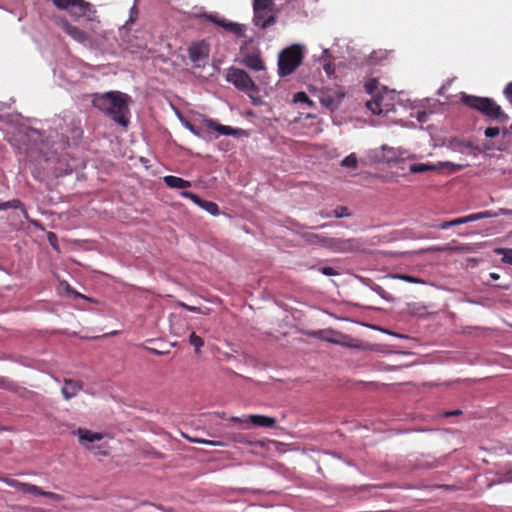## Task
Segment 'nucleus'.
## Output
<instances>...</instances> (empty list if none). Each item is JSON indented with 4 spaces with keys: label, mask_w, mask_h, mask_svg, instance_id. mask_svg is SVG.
Masks as SVG:
<instances>
[{
    "label": "nucleus",
    "mask_w": 512,
    "mask_h": 512,
    "mask_svg": "<svg viewBox=\"0 0 512 512\" xmlns=\"http://www.w3.org/2000/svg\"><path fill=\"white\" fill-rule=\"evenodd\" d=\"M499 482H512V465L511 468L499 477Z\"/></svg>",
    "instance_id": "40"
},
{
    "label": "nucleus",
    "mask_w": 512,
    "mask_h": 512,
    "mask_svg": "<svg viewBox=\"0 0 512 512\" xmlns=\"http://www.w3.org/2000/svg\"><path fill=\"white\" fill-rule=\"evenodd\" d=\"M308 336L326 341L331 344L339 345L351 349H362L363 344L360 340L351 337L350 335L343 334L332 328L309 331L306 333Z\"/></svg>",
    "instance_id": "3"
},
{
    "label": "nucleus",
    "mask_w": 512,
    "mask_h": 512,
    "mask_svg": "<svg viewBox=\"0 0 512 512\" xmlns=\"http://www.w3.org/2000/svg\"><path fill=\"white\" fill-rule=\"evenodd\" d=\"M92 105L116 124L126 128L130 123L131 97L120 91L94 93L91 95Z\"/></svg>",
    "instance_id": "1"
},
{
    "label": "nucleus",
    "mask_w": 512,
    "mask_h": 512,
    "mask_svg": "<svg viewBox=\"0 0 512 512\" xmlns=\"http://www.w3.org/2000/svg\"><path fill=\"white\" fill-rule=\"evenodd\" d=\"M465 223H469L468 216L452 220L453 226L460 225V224H465Z\"/></svg>",
    "instance_id": "44"
},
{
    "label": "nucleus",
    "mask_w": 512,
    "mask_h": 512,
    "mask_svg": "<svg viewBox=\"0 0 512 512\" xmlns=\"http://www.w3.org/2000/svg\"><path fill=\"white\" fill-rule=\"evenodd\" d=\"M504 94L509 99V101L512 103V82H510L504 89Z\"/></svg>",
    "instance_id": "42"
},
{
    "label": "nucleus",
    "mask_w": 512,
    "mask_h": 512,
    "mask_svg": "<svg viewBox=\"0 0 512 512\" xmlns=\"http://www.w3.org/2000/svg\"><path fill=\"white\" fill-rule=\"evenodd\" d=\"M2 481L4 483H6L8 486L13 487V488H15L23 493H26V494L43 496V497L49 498L56 502H60V501L64 500V497L62 495L54 493V492L44 491L40 487H38L34 484L20 482L15 479H11V478H4V479H2Z\"/></svg>",
    "instance_id": "6"
},
{
    "label": "nucleus",
    "mask_w": 512,
    "mask_h": 512,
    "mask_svg": "<svg viewBox=\"0 0 512 512\" xmlns=\"http://www.w3.org/2000/svg\"><path fill=\"white\" fill-rule=\"evenodd\" d=\"M19 204H20L19 200L7 201L4 203H0V209L17 208Z\"/></svg>",
    "instance_id": "38"
},
{
    "label": "nucleus",
    "mask_w": 512,
    "mask_h": 512,
    "mask_svg": "<svg viewBox=\"0 0 512 512\" xmlns=\"http://www.w3.org/2000/svg\"><path fill=\"white\" fill-rule=\"evenodd\" d=\"M75 295L78 297H82V295L80 293H75Z\"/></svg>",
    "instance_id": "59"
},
{
    "label": "nucleus",
    "mask_w": 512,
    "mask_h": 512,
    "mask_svg": "<svg viewBox=\"0 0 512 512\" xmlns=\"http://www.w3.org/2000/svg\"><path fill=\"white\" fill-rule=\"evenodd\" d=\"M346 92L342 87H334V88H322L318 91V99L323 107L327 110L334 112L336 111L340 105L342 104L343 99L345 98Z\"/></svg>",
    "instance_id": "5"
},
{
    "label": "nucleus",
    "mask_w": 512,
    "mask_h": 512,
    "mask_svg": "<svg viewBox=\"0 0 512 512\" xmlns=\"http://www.w3.org/2000/svg\"><path fill=\"white\" fill-rule=\"evenodd\" d=\"M452 226H453V224H452V220H451V221H445V222L441 223L439 225V228L440 229H447V228H450Z\"/></svg>",
    "instance_id": "48"
},
{
    "label": "nucleus",
    "mask_w": 512,
    "mask_h": 512,
    "mask_svg": "<svg viewBox=\"0 0 512 512\" xmlns=\"http://www.w3.org/2000/svg\"><path fill=\"white\" fill-rule=\"evenodd\" d=\"M207 125L209 128H212L213 130L219 132L222 135H237L240 131V130L234 129L230 126L217 124L213 120H208Z\"/></svg>",
    "instance_id": "17"
},
{
    "label": "nucleus",
    "mask_w": 512,
    "mask_h": 512,
    "mask_svg": "<svg viewBox=\"0 0 512 512\" xmlns=\"http://www.w3.org/2000/svg\"><path fill=\"white\" fill-rule=\"evenodd\" d=\"M333 217L344 218L349 217L351 214L346 206H338L332 210Z\"/></svg>",
    "instance_id": "32"
},
{
    "label": "nucleus",
    "mask_w": 512,
    "mask_h": 512,
    "mask_svg": "<svg viewBox=\"0 0 512 512\" xmlns=\"http://www.w3.org/2000/svg\"><path fill=\"white\" fill-rule=\"evenodd\" d=\"M326 75L330 78L335 72V66H323Z\"/></svg>",
    "instance_id": "46"
},
{
    "label": "nucleus",
    "mask_w": 512,
    "mask_h": 512,
    "mask_svg": "<svg viewBox=\"0 0 512 512\" xmlns=\"http://www.w3.org/2000/svg\"><path fill=\"white\" fill-rule=\"evenodd\" d=\"M382 151H383V159L388 163L399 162V161L409 158V156H405V154H406L405 151H402L400 149H396L393 147H388V146L384 145V146H382Z\"/></svg>",
    "instance_id": "13"
},
{
    "label": "nucleus",
    "mask_w": 512,
    "mask_h": 512,
    "mask_svg": "<svg viewBox=\"0 0 512 512\" xmlns=\"http://www.w3.org/2000/svg\"><path fill=\"white\" fill-rule=\"evenodd\" d=\"M199 207H201L202 209H204L205 211H207L208 213H210L213 216H217L220 213L218 205L212 201H207V200L202 199Z\"/></svg>",
    "instance_id": "22"
},
{
    "label": "nucleus",
    "mask_w": 512,
    "mask_h": 512,
    "mask_svg": "<svg viewBox=\"0 0 512 512\" xmlns=\"http://www.w3.org/2000/svg\"><path fill=\"white\" fill-rule=\"evenodd\" d=\"M393 99L392 92L384 91L367 101L366 107L375 115H387L389 112L394 111Z\"/></svg>",
    "instance_id": "7"
},
{
    "label": "nucleus",
    "mask_w": 512,
    "mask_h": 512,
    "mask_svg": "<svg viewBox=\"0 0 512 512\" xmlns=\"http://www.w3.org/2000/svg\"><path fill=\"white\" fill-rule=\"evenodd\" d=\"M392 278H395V279H400V280H403V281H406V282H409V283H420V284H423L424 281L419 279V278H416L414 276H411V275H406V274H393L391 275Z\"/></svg>",
    "instance_id": "29"
},
{
    "label": "nucleus",
    "mask_w": 512,
    "mask_h": 512,
    "mask_svg": "<svg viewBox=\"0 0 512 512\" xmlns=\"http://www.w3.org/2000/svg\"><path fill=\"white\" fill-rule=\"evenodd\" d=\"M230 421L234 422V423H238V424H241L243 425L244 428H248L249 427V416L247 417H231L230 418Z\"/></svg>",
    "instance_id": "36"
},
{
    "label": "nucleus",
    "mask_w": 512,
    "mask_h": 512,
    "mask_svg": "<svg viewBox=\"0 0 512 512\" xmlns=\"http://www.w3.org/2000/svg\"><path fill=\"white\" fill-rule=\"evenodd\" d=\"M63 28H64V31L68 35H70L73 39H75L76 41H78L80 43H84L89 39L86 32L82 31L78 27L73 26L69 23H65Z\"/></svg>",
    "instance_id": "14"
},
{
    "label": "nucleus",
    "mask_w": 512,
    "mask_h": 512,
    "mask_svg": "<svg viewBox=\"0 0 512 512\" xmlns=\"http://www.w3.org/2000/svg\"><path fill=\"white\" fill-rule=\"evenodd\" d=\"M307 105H309L310 107H313L314 106V102L309 98V101L308 102H305Z\"/></svg>",
    "instance_id": "56"
},
{
    "label": "nucleus",
    "mask_w": 512,
    "mask_h": 512,
    "mask_svg": "<svg viewBox=\"0 0 512 512\" xmlns=\"http://www.w3.org/2000/svg\"><path fill=\"white\" fill-rule=\"evenodd\" d=\"M442 165H443V166H453V167L455 168V171H458V170H460V169L462 168V166H461V165H454V164H452V163H450V162H445V163H443Z\"/></svg>",
    "instance_id": "51"
},
{
    "label": "nucleus",
    "mask_w": 512,
    "mask_h": 512,
    "mask_svg": "<svg viewBox=\"0 0 512 512\" xmlns=\"http://www.w3.org/2000/svg\"><path fill=\"white\" fill-rule=\"evenodd\" d=\"M435 251H448V250H460V248H448V247H444V248H436L434 249Z\"/></svg>",
    "instance_id": "52"
},
{
    "label": "nucleus",
    "mask_w": 512,
    "mask_h": 512,
    "mask_svg": "<svg viewBox=\"0 0 512 512\" xmlns=\"http://www.w3.org/2000/svg\"><path fill=\"white\" fill-rule=\"evenodd\" d=\"M181 195L185 198H189L191 201H193L198 206L200 205V203L202 201V199L198 195H196L192 192H189V191H183V192H181Z\"/></svg>",
    "instance_id": "33"
},
{
    "label": "nucleus",
    "mask_w": 512,
    "mask_h": 512,
    "mask_svg": "<svg viewBox=\"0 0 512 512\" xmlns=\"http://www.w3.org/2000/svg\"><path fill=\"white\" fill-rule=\"evenodd\" d=\"M194 17L200 19L203 23L209 22L211 24H214L216 26L224 28V20L219 19L214 14H208V13L194 14Z\"/></svg>",
    "instance_id": "19"
},
{
    "label": "nucleus",
    "mask_w": 512,
    "mask_h": 512,
    "mask_svg": "<svg viewBox=\"0 0 512 512\" xmlns=\"http://www.w3.org/2000/svg\"><path fill=\"white\" fill-rule=\"evenodd\" d=\"M53 4L62 10L77 9L80 16L86 15L91 10V4L84 0H52Z\"/></svg>",
    "instance_id": "10"
},
{
    "label": "nucleus",
    "mask_w": 512,
    "mask_h": 512,
    "mask_svg": "<svg viewBox=\"0 0 512 512\" xmlns=\"http://www.w3.org/2000/svg\"><path fill=\"white\" fill-rule=\"evenodd\" d=\"M341 166L356 169L358 166V160L354 153L348 155L341 161Z\"/></svg>",
    "instance_id": "28"
},
{
    "label": "nucleus",
    "mask_w": 512,
    "mask_h": 512,
    "mask_svg": "<svg viewBox=\"0 0 512 512\" xmlns=\"http://www.w3.org/2000/svg\"><path fill=\"white\" fill-rule=\"evenodd\" d=\"M48 238L51 244H53L54 240H56V236L54 233H49Z\"/></svg>",
    "instance_id": "53"
},
{
    "label": "nucleus",
    "mask_w": 512,
    "mask_h": 512,
    "mask_svg": "<svg viewBox=\"0 0 512 512\" xmlns=\"http://www.w3.org/2000/svg\"><path fill=\"white\" fill-rule=\"evenodd\" d=\"M177 305L190 311V312H194V313H200V314H203V315H208L210 313V309L209 308H200V307H196V306H191V305H188L184 302H181V301H178L177 302Z\"/></svg>",
    "instance_id": "26"
},
{
    "label": "nucleus",
    "mask_w": 512,
    "mask_h": 512,
    "mask_svg": "<svg viewBox=\"0 0 512 512\" xmlns=\"http://www.w3.org/2000/svg\"><path fill=\"white\" fill-rule=\"evenodd\" d=\"M189 343L194 346L195 352L199 353L200 349L204 346V340L195 334V332H191L189 336Z\"/></svg>",
    "instance_id": "27"
},
{
    "label": "nucleus",
    "mask_w": 512,
    "mask_h": 512,
    "mask_svg": "<svg viewBox=\"0 0 512 512\" xmlns=\"http://www.w3.org/2000/svg\"><path fill=\"white\" fill-rule=\"evenodd\" d=\"M319 215L322 218H331V217H333L332 211L328 212V211L322 210V211L319 212Z\"/></svg>",
    "instance_id": "47"
},
{
    "label": "nucleus",
    "mask_w": 512,
    "mask_h": 512,
    "mask_svg": "<svg viewBox=\"0 0 512 512\" xmlns=\"http://www.w3.org/2000/svg\"><path fill=\"white\" fill-rule=\"evenodd\" d=\"M461 414H462V411L457 409V410H453V411L444 412L442 416L447 418V417H452V416H459Z\"/></svg>",
    "instance_id": "45"
},
{
    "label": "nucleus",
    "mask_w": 512,
    "mask_h": 512,
    "mask_svg": "<svg viewBox=\"0 0 512 512\" xmlns=\"http://www.w3.org/2000/svg\"><path fill=\"white\" fill-rule=\"evenodd\" d=\"M193 67L196 69H199V68H202L203 66L197 65V66H193Z\"/></svg>",
    "instance_id": "58"
},
{
    "label": "nucleus",
    "mask_w": 512,
    "mask_h": 512,
    "mask_svg": "<svg viewBox=\"0 0 512 512\" xmlns=\"http://www.w3.org/2000/svg\"><path fill=\"white\" fill-rule=\"evenodd\" d=\"M483 218H493L498 217L499 215H511L512 210L501 208L498 212H492V211H483Z\"/></svg>",
    "instance_id": "31"
},
{
    "label": "nucleus",
    "mask_w": 512,
    "mask_h": 512,
    "mask_svg": "<svg viewBox=\"0 0 512 512\" xmlns=\"http://www.w3.org/2000/svg\"><path fill=\"white\" fill-rule=\"evenodd\" d=\"M378 84H379L378 80L375 78H371L365 82V85H364L365 90L367 93L372 95V98L376 94H381V92H379V90H378Z\"/></svg>",
    "instance_id": "24"
},
{
    "label": "nucleus",
    "mask_w": 512,
    "mask_h": 512,
    "mask_svg": "<svg viewBox=\"0 0 512 512\" xmlns=\"http://www.w3.org/2000/svg\"><path fill=\"white\" fill-rule=\"evenodd\" d=\"M0 388L6 389L13 393H17L19 390V386L15 382L3 376H0Z\"/></svg>",
    "instance_id": "23"
},
{
    "label": "nucleus",
    "mask_w": 512,
    "mask_h": 512,
    "mask_svg": "<svg viewBox=\"0 0 512 512\" xmlns=\"http://www.w3.org/2000/svg\"><path fill=\"white\" fill-rule=\"evenodd\" d=\"M19 512H46V510L38 507H19Z\"/></svg>",
    "instance_id": "41"
},
{
    "label": "nucleus",
    "mask_w": 512,
    "mask_h": 512,
    "mask_svg": "<svg viewBox=\"0 0 512 512\" xmlns=\"http://www.w3.org/2000/svg\"><path fill=\"white\" fill-rule=\"evenodd\" d=\"M302 238L308 244L318 245V246H321V247L325 248L326 247V242L325 241H327L328 237H324V236H321V235L315 234V233L306 232V233H304L302 235Z\"/></svg>",
    "instance_id": "18"
},
{
    "label": "nucleus",
    "mask_w": 512,
    "mask_h": 512,
    "mask_svg": "<svg viewBox=\"0 0 512 512\" xmlns=\"http://www.w3.org/2000/svg\"><path fill=\"white\" fill-rule=\"evenodd\" d=\"M74 434L78 436L79 443L94 454H102L104 456L108 454L106 451H100V446L91 445L93 442L101 441L104 438L102 433L93 432L86 428H78Z\"/></svg>",
    "instance_id": "9"
},
{
    "label": "nucleus",
    "mask_w": 512,
    "mask_h": 512,
    "mask_svg": "<svg viewBox=\"0 0 512 512\" xmlns=\"http://www.w3.org/2000/svg\"><path fill=\"white\" fill-rule=\"evenodd\" d=\"M297 66H278L279 74L281 76H287L292 74Z\"/></svg>",
    "instance_id": "35"
},
{
    "label": "nucleus",
    "mask_w": 512,
    "mask_h": 512,
    "mask_svg": "<svg viewBox=\"0 0 512 512\" xmlns=\"http://www.w3.org/2000/svg\"><path fill=\"white\" fill-rule=\"evenodd\" d=\"M436 169H437L436 165L429 164V163H418V164H413L409 167V171L414 174L415 173H424L427 171H433Z\"/></svg>",
    "instance_id": "20"
},
{
    "label": "nucleus",
    "mask_w": 512,
    "mask_h": 512,
    "mask_svg": "<svg viewBox=\"0 0 512 512\" xmlns=\"http://www.w3.org/2000/svg\"><path fill=\"white\" fill-rule=\"evenodd\" d=\"M164 182L169 188L173 189H185L191 186V183L177 176H165Z\"/></svg>",
    "instance_id": "16"
},
{
    "label": "nucleus",
    "mask_w": 512,
    "mask_h": 512,
    "mask_svg": "<svg viewBox=\"0 0 512 512\" xmlns=\"http://www.w3.org/2000/svg\"><path fill=\"white\" fill-rule=\"evenodd\" d=\"M490 277L493 280H498L500 278L499 274L494 273V272L490 273Z\"/></svg>",
    "instance_id": "54"
},
{
    "label": "nucleus",
    "mask_w": 512,
    "mask_h": 512,
    "mask_svg": "<svg viewBox=\"0 0 512 512\" xmlns=\"http://www.w3.org/2000/svg\"><path fill=\"white\" fill-rule=\"evenodd\" d=\"M186 127L196 136H199V133L198 131L196 130V128L189 122L186 123Z\"/></svg>",
    "instance_id": "49"
},
{
    "label": "nucleus",
    "mask_w": 512,
    "mask_h": 512,
    "mask_svg": "<svg viewBox=\"0 0 512 512\" xmlns=\"http://www.w3.org/2000/svg\"><path fill=\"white\" fill-rule=\"evenodd\" d=\"M326 242L327 249L336 253H349L358 251L361 248V243L355 238H336L328 237Z\"/></svg>",
    "instance_id": "8"
},
{
    "label": "nucleus",
    "mask_w": 512,
    "mask_h": 512,
    "mask_svg": "<svg viewBox=\"0 0 512 512\" xmlns=\"http://www.w3.org/2000/svg\"><path fill=\"white\" fill-rule=\"evenodd\" d=\"M249 420L252 425L260 427H273L276 423V419L265 415H249Z\"/></svg>",
    "instance_id": "15"
},
{
    "label": "nucleus",
    "mask_w": 512,
    "mask_h": 512,
    "mask_svg": "<svg viewBox=\"0 0 512 512\" xmlns=\"http://www.w3.org/2000/svg\"><path fill=\"white\" fill-rule=\"evenodd\" d=\"M309 101V97L305 92H297L293 96V102L295 103H305Z\"/></svg>",
    "instance_id": "34"
},
{
    "label": "nucleus",
    "mask_w": 512,
    "mask_h": 512,
    "mask_svg": "<svg viewBox=\"0 0 512 512\" xmlns=\"http://www.w3.org/2000/svg\"><path fill=\"white\" fill-rule=\"evenodd\" d=\"M226 80L232 83L239 90L252 96V93L257 92V87L250 76L242 69L230 67L226 73Z\"/></svg>",
    "instance_id": "4"
},
{
    "label": "nucleus",
    "mask_w": 512,
    "mask_h": 512,
    "mask_svg": "<svg viewBox=\"0 0 512 512\" xmlns=\"http://www.w3.org/2000/svg\"><path fill=\"white\" fill-rule=\"evenodd\" d=\"M189 58L192 62H198L209 56V45L206 41L193 42L188 48Z\"/></svg>",
    "instance_id": "11"
},
{
    "label": "nucleus",
    "mask_w": 512,
    "mask_h": 512,
    "mask_svg": "<svg viewBox=\"0 0 512 512\" xmlns=\"http://www.w3.org/2000/svg\"><path fill=\"white\" fill-rule=\"evenodd\" d=\"M461 99L466 106L481 112L487 117L500 120L502 122H505L508 119L507 115L503 113L501 107L491 98L463 94Z\"/></svg>",
    "instance_id": "2"
},
{
    "label": "nucleus",
    "mask_w": 512,
    "mask_h": 512,
    "mask_svg": "<svg viewBox=\"0 0 512 512\" xmlns=\"http://www.w3.org/2000/svg\"><path fill=\"white\" fill-rule=\"evenodd\" d=\"M481 219H484L482 212L468 215L469 222H473V221H477V220H481Z\"/></svg>",
    "instance_id": "43"
},
{
    "label": "nucleus",
    "mask_w": 512,
    "mask_h": 512,
    "mask_svg": "<svg viewBox=\"0 0 512 512\" xmlns=\"http://www.w3.org/2000/svg\"><path fill=\"white\" fill-rule=\"evenodd\" d=\"M147 350H148L150 353L154 354V355H163V354H164V352L159 351V350L154 349V348H150V347H148V348H147Z\"/></svg>",
    "instance_id": "50"
},
{
    "label": "nucleus",
    "mask_w": 512,
    "mask_h": 512,
    "mask_svg": "<svg viewBox=\"0 0 512 512\" xmlns=\"http://www.w3.org/2000/svg\"><path fill=\"white\" fill-rule=\"evenodd\" d=\"M228 438L236 443L241 444H251L252 442L248 439V437L242 433H233L229 434Z\"/></svg>",
    "instance_id": "30"
},
{
    "label": "nucleus",
    "mask_w": 512,
    "mask_h": 512,
    "mask_svg": "<svg viewBox=\"0 0 512 512\" xmlns=\"http://www.w3.org/2000/svg\"><path fill=\"white\" fill-rule=\"evenodd\" d=\"M319 271L322 274L326 275V276H334V275H338L339 274L334 268L328 267V266L327 267H321L319 269Z\"/></svg>",
    "instance_id": "39"
},
{
    "label": "nucleus",
    "mask_w": 512,
    "mask_h": 512,
    "mask_svg": "<svg viewBox=\"0 0 512 512\" xmlns=\"http://www.w3.org/2000/svg\"><path fill=\"white\" fill-rule=\"evenodd\" d=\"M251 68H253L254 70H261L263 69L265 66H260V65H257V66H250Z\"/></svg>",
    "instance_id": "55"
},
{
    "label": "nucleus",
    "mask_w": 512,
    "mask_h": 512,
    "mask_svg": "<svg viewBox=\"0 0 512 512\" xmlns=\"http://www.w3.org/2000/svg\"><path fill=\"white\" fill-rule=\"evenodd\" d=\"M498 287L502 288V289H508L509 288L508 286H503V285H499Z\"/></svg>",
    "instance_id": "57"
},
{
    "label": "nucleus",
    "mask_w": 512,
    "mask_h": 512,
    "mask_svg": "<svg viewBox=\"0 0 512 512\" xmlns=\"http://www.w3.org/2000/svg\"><path fill=\"white\" fill-rule=\"evenodd\" d=\"M500 133V130L498 127H488L486 128L484 134L487 138H494L498 136Z\"/></svg>",
    "instance_id": "37"
},
{
    "label": "nucleus",
    "mask_w": 512,
    "mask_h": 512,
    "mask_svg": "<svg viewBox=\"0 0 512 512\" xmlns=\"http://www.w3.org/2000/svg\"><path fill=\"white\" fill-rule=\"evenodd\" d=\"M494 252L502 255V262L512 265V249L511 248H496Z\"/></svg>",
    "instance_id": "25"
},
{
    "label": "nucleus",
    "mask_w": 512,
    "mask_h": 512,
    "mask_svg": "<svg viewBox=\"0 0 512 512\" xmlns=\"http://www.w3.org/2000/svg\"><path fill=\"white\" fill-rule=\"evenodd\" d=\"M83 389V383L72 379H64L62 395L66 400L75 397Z\"/></svg>",
    "instance_id": "12"
},
{
    "label": "nucleus",
    "mask_w": 512,
    "mask_h": 512,
    "mask_svg": "<svg viewBox=\"0 0 512 512\" xmlns=\"http://www.w3.org/2000/svg\"><path fill=\"white\" fill-rule=\"evenodd\" d=\"M182 436L191 443L205 444V445H210V446H225V443L222 441H212V440H207V439H203V438L191 437L184 433L182 434Z\"/></svg>",
    "instance_id": "21"
}]
</instances>
